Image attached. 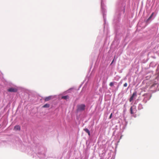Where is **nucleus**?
I'll return each mask as SVG.
<instances>
[{
    "instance_id": "f257e3e1",
    "label": "nucleus",
    "mask_w": 159,
    "mask_h": 159,
    "mask_svg": "<svg viewBox=\"0 0 159 159\" xmlns=\"http://www.w3.org/2000/svg\"><path fill=\"white\" fill-rule=\"evenodd\" d=\"M85 106L84 104H81L77 106V111H82L85 109Z\"/></svg>"
},
{
    "instance_id": "f03ea898",
    "label": "nucleus",
    "mask_w": 159,
    "mask_h": 159,
    "mask_svg": "<svg viewBox=\"0 0 159 159\" xmlns=\"http://www.w3.org/2000/svg\"><path fill=\"white\" fill-rule=\"evenodd\" d=\"M7 91L11 92H16L17 91V90L16 88L12 87L8 89Z\"/></svg>"
},
{
    "instance_id": "7ed1b4c3",
    "label": "nucleus",
    "mask_w": 159,
    "mask_h": 159,
    "mask_svg": "<svg viewBox=\"0 0 159 159\" xmlns=\"http://www.w3.org/2000/svg\"><path fill=\"white\" fill-rule=\"evenodd\" d=\"M137 96V93L136 92L134 93L132 95V96L129 99V102H131L134 99V96Z\"/></svg>"
},
{
    "instance_id": "20e7f679",
    "label": "nucleus",
    "mask_w": 159,
    "mask_h": 159,
    "mask_svg": "<svg viewBox=\"0 0 159 159\" xmlns=\"http://www.w3.org/2000/svg\"><path fill=\"white\" fill-rule=\"evenodd\" d=\"M20 127L19 125H16L15 126L14 130L15 131L20 130Z\"/></svg>"
},
{
    "instance_id": "39448f33",
    "label": "nucleus",
    "mask_w": 159,
    "mask_h": 159,
    "mask_svg": "<svg viewBox=\"0 0 159 159\" xmlns=\"http://www.w3.org/2000/svg\"><path fill=\"white\" fill-rule=\"evenodd\" d=\"M52 98V96H50L48 97H47L45 98L44 100L45 102L48 101L50 100Z\"/></svg>"
},
{
    "instance_id": "423d86ee",
    "label": "nucleus",
    "mask_w": 159,
    "mask_h": 159,
    "mask_svg": "<svg viewBox=\"0 0 159 159\" xmlns=\"http://www.w3.org/2000/svg\"><path fill=\"white\" fill-rule=\"evenodd\" d=\"M84 130L89 135H90V132L89 131V129H88L85 128L84 129Z\"/></svg>"
},
{
    "instance_id": "0eeeda50",
    "label": "nucleus",
    "mask_w": 159,
    "mask_h": 159,
    "mask_svg": "<svg viewBox=\"0 0 159 159\" xmlns=\"http://www.w3.org/2000/svg\"><path fill=\"white\" fill-rule=\"evenodd\" d=\"M69 98V97L68 95L62 96L61 97V98L65 99H67Z\"/></svg>"
},
{
    "instance_id": "6e6552de",
    "label": "nucleus",
    "mask_w": 159,
    "mask_h": 159,
    "mask_svg": "<svg viewBox=\"0 0 159 159\" xmlns=\"http://www.w3.org/2000/svg\"><path fill=\"white\" fill-rule=\"evenodd\" d=\"M50 107V105L48 104H46L43 106V108H48Z\"/></svg>"
},
{
    "instance_id": "1a4fd4ad",
    "label": "nucleus",
    "mask_w": 159,
    "mask_h": 159,
    "mask_svg": "<svg viewBox=\"0 0 159 159\" xmlns=\"http://www.w3.org/2000/svg\"><path fill=\"white\" fill-rule=\"evenodd\" d=\"M130 113L131 114H133V112L132 110V107H131L130 108Z\"/></svg>"
},
{
    "instance_id": "9d476101",
    "label": "nucleus",
    "mask_w": 159,
    "mask_h": 159,
    "mask_svg": "<svg viewBox=\"0 0 159 159\" xmlns=\"http://www.w3.org/2000/svg\"><path fill=\"white\" fill-rule=\"evenodd\" d=\"M157 85V83H155L152 85L151 86V88H152L154 86H155V85Z\"/></svg>"
},
{
    "instance_id": "9b49d317",
    "label": "nucleus",
    "mask_w": 159,
    "mask_h": 159,
    "mask_svg": "<svg viewBox=\"0 0 159 159\" xmlns=\"http://www.w3.org/2000/svg\"><path fill=\"white\" fill-rule=\"evenodd\" d=\"M114 85V83L113 82H111L109 84V85L111 86H112Z\"/></svg>"
},
{
    "instance_id": "f8f14e48",
    "label": "nucleus",
    "mask_w": 159,
    "mask_h": 159,
    "mask_svg": "<svg viewBox=\"0 0 159 159\" xmlns=\"http://www.w3.org/2000/svg\"><path fill=\"white\" fill-rule=\"evenodd\" d=\"M127 86V84L126 83H125V84H124L123 86L124 87H126Z\"/></svg>"
},
{
    "instance_id": "ddd939ff",
    "label": "nucleus",
    "mask_w": 159,
    "mask_h": 159,
    "mask_svg": "<svg viewBox=\"0 0 159 159\" xmlns=\"http://www.w3.org/2000/svg\"><path fill=\"white\" fill-rule=\"evenodd\" d=\"M112 113H111V115H110V116H109V119H110L112 117Z\"/></svg>"
},
{
    "instance_id": "4468645a",
    "label": "nucleus",
    "mask_w": 159,
    "mask_h": 159,
    "mask_svg": "<svg viewBox=\"0 0 159 159\" xmlns=\"http://www.w3.org/2000/svg\"><path fill=\"white\" fill-rule=\"evenodd\" d=\"M153 13H152L151 15V16H150V17L148 18V20H149L152 17V16H153Z\"/></svg>"
},
{
    "instance_id": "2eb2a0df",
    "label": "nucleus",
    "mask_w": 159,
    "mask_h": 159,
    "mask_svg": "<svg viewBox=\"0 0 159 159\" xmlns=\"http://www.w3.org/2000/svg\"><path fill=\"white\" fill-rule=\"evenodd\" d=\"M114 61V60H113L112 61L111 63V64H112L113 62V61Z\"/></svg>"
}]
</instances>
